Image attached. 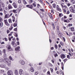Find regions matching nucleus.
<instances>
[{
  "mask_svg": "<svg viewBox=\"0 0 75 75\" xmlns=\"http://www.w3.org/2000/svg\"><path fill=\"white\" fill-rule=\"evenodd\" d=\"M4 62L5 64H7L8 66H10L11 62V61L10 59L8 58H5L4 59Z\"/></svg>",
  "mask_w": 75,
  "mask_h": 75,
  "instance_id": "1",
  "label": "nucleus"
},
{
  "mask_svg": "<svg viewBox=\"0 0 75 75\" xmlns=\"http://www.w3.org/2000/svg\"><path fill=\"white\" fill-rule=\"evenodd\" d=\"M62 8H63V12L64 13H66V12H67V10H68V8L67 7V6L66 5H63L62 4H61Z\"/></svg>",
  "mask_w": 75,
  "mask_h": 75,
  "instance_id": "2",
  "label": "nucleus"
},
{
  "mask_svg": "<svg viewBox=\"0 0 75 75\" xmlns=\"http://www.w3.org/2000/svg\"><path fill=\"white\" fill-rule=\"evenodd\" d=\"M69 10L71 13H75V10L74 8L72 6H71L69 8Z\"/></svg>",
  "mask_w": 75,
  "mask_h": 75,
  "instance_id": "3",
  "label": "nucleus"
},
{
  "mask_svg": "<svg viewBox=\"0 0 75 75\" xmlns=\"http://www.w3.org/2000/svg\"><path fill=\"white\" fill-rule=\"evenodd\" d=\"M8 75H13V71L11 70H9L7 72Z\"/></svg>",
  "mask_w": 75,
  "mask_h": 75,
  "instance_id": "4",
  "label": "nucleus"
},
{
  "mask_svg": "<svg viewBox=\"0 0 75 75\" xmlns=\"http://www.w3.org/2000/svg\"><path fill=\"white\" fill-rule=\"evenodd\" d=\"M19 63L23 65H24L25 64V62L23 60H20L19 61Z\"/></svg>",
  "mask_w": 75,
  "mask_h": 75,
  "instance_id": "5",
  "label": "nucleus"
},
{
  "mask_svg": "<svg viewBox=\"0 0 75 75\" xmlns=\"http://www.w3.org/2000/svg\"><path fill=\"white\" fill-rule=\"evenodd\" d=\"M0 67L1 68H6V65L5 64H0Z\"/></svg>",
  "mask_w": 75,
  "mask_h": 75,
  "instance_id": "6",
  "label": "nucleus"
},
{
  "mask_svg": "<svg viewBox=\"0 0 75 75\" xmlns=\"http://www.w3.org/2000/svg\"><path fill=\"white\" fill-rule=\"evenodd\" d=\"M12 5L14 8H17V5L15 2H13L12 4Z\"/></svg>",
  "mask_w": 75,
  "mask_h": 75,
  "instance_id": "7",
  "label": "nucleus"
},
{
  "mask_svg": "<svg viewBox=\"0 0 75 75\" xmlns=\"http://www.w3.org/2000/svg\"><path fill=\"white\" fill-rule=\"evenodd\" d=\"M60 57L62 59H64V58H65V57H66L65 56V54H61Z\"/></svg>",
  "mask_w": 75,
  "mask_h": 75,
  "instance_id": "8",
  "label": "nucleus"
},
{
  "mask_svg": "<svg viewBox=\"0 0 75 75\" xmlns=\"http://www.w3.org/2000/svg\"><path fill=\"white\" fill-rule=\"evenodd\" d=\"M57 10H58L60 12H61V11H62L61 9V8H59V7L58 5H57Z\"/></svg>",
  "mask_w": 75,
  "mask_h": 75,
  "instance_id": "9",
  "label": "nucleus"
},
{
  "mask_svg": "<svg viewBox=\"0 0 75 75\" xmlns=\"http://www.w3.org/2000/svg\"><path fill=\"white\" fill-rule=\"evenodd\" d=\"M8 9L9 10H11V9H13V6H11V5L9 4L8 6Z\"/></svg>",
  "mask_w": 75,
  "mask_h": 75,
  "instance_id": "10",
  "label": "nucleus"
},
{
  "mask_svg": "<svg viewBox=\"0 0 75 75\" xmlns=\"http://www.w3.org/2000/svg\"><path fill=\"white\" fill-rule=\"evenodd\" d=\"M23 69H20L19 70V74L20 75H22V74H23Z\"/></svg>",
  "mask_w": 75,
  "mask_h": 75,
  "instance_id": "11",
  "label": "nucleus"
},
{
  "mask_svg": "<svg viewBox=\"0 0 75 75\" xmlns=\"http://www.w3.org/2000/svg\"><path fill=\"white\" fill-rule=\"evenodd\" d=\"M14 73L16 75H18V71L16 69L15 70Z\"/></svg>",
  "mask_w": 75,
  "mask_h": 75,
  "instance_id": "12",
  "label": "nucleus"
},
{
  "mask_svg": "<svg viewBox=\"0 0 75 75\" xmlns=\"http://www.w3.org/2000/svg\"><path fill=\"white\" fill-rule=\"evenodd\" d=\"M48 15L50 17V18H51V19H53V16H52V14H51V13L48 14Z\"/></svg>",
  "mask_w": 75,
  "mask_h": 75,
  "instance_id": "13",
  "label": "nucleus"
},
{
  "mask_svg": "<svg viewBox=\"0 0 75 75\" xmlns=\"http://www.w3.org/2000/svg\"><path fill=\"white\" fill-rule=\"evenodd\" d=\"M17 25V20H16V21H15V23L13 24V26L14 27H16Z\"/></svg>",
  "mask_w": 75,
  "mask_h": 75,
  "instance_id": "14",
  "label": "nucleus"
},
{
  "mask_svg": "<svg viewBox=\"0 0 75 75\" xmlns=\"http://www.w3.org/2000/svg\"><path fill=\"white\" fill-rule=\"evenodd\" d=\"M9 17H10V16H9L8 14H6L4 16L5 18H9Z\"/></svg>",
  "mask_w": 75,
  "mask_h": 75,
  "instance_id": "15",
  "label": "nucleus"
},
{
  "mask_svg": "<svg viewBox=\"0 0 75 75\" xmlns=\"http://www.w3.org/2000/svg\"><path fill=\"white\" fill-rule=\"evenodd\" d=\"M1 7H2L3 8H4L5 7V5L4 4L2 3L1 5Z\"/></svg>",
  "mask_w": 75,
  "mask_h": 75,
  "instance_id": "16",
  "label": "nucleus"
},
{
  "mask_svg": "<svg viewBox=\"0 0 75 75\" xmlns=\"http://www.w3.org/2000/svg\"><path fill=\"white\" fill-rule=\"evenodd\" d=\"M12 18L13 19L12 21L13 22H14V21H15V20L16 19V18H15V17L14 16H12Z\"/></svg>",
  "mask_w": 75,
  "mask_h": 75,
  "instance_id": "17",
  "label": "nucleus"
},
{
  "mask_svg": "<svg viewBox=\"0 0 75 75\" xmlns=\"http://www.w3.org/2000/svg\"><path fill=\"white\" fill-rule=\"evenodd\" d=\"M30 71L32 72H33L34 71V68L33 67H31L30 69Z\"/></svg>",
  "mask_w": 75,
  "mask_h": 75,
  "instance_id": "18",
  "label": "nucleus"
},
{
  "mask_svg": "<svg viewBox=\"0 0 75 75\" xmlns=\"http://www.w3.org/2000/svg\"><path fill=\"white\" fill-rule=\"evenodd\" d=\"M20 47L18 46L17 47L15 48V50L16 51H18V50H19V49H20Z\"/></svg>",
  "mask_w": 75,
  "mask_h": 75,
  "instance_id": "19",
  "label": "nucleus"
},
{
  "mask_svg": "<svg viewBox=\"0 0 75 75\" xmlns=\"http://www.w3.org/2000/svg\"><path fill=\"white\" fill-rule=\"evenodd\" d=\"M3 23L2 22H0V28L3 27Z\"/></svg>",
  "mask_w": 75,
  "mask_h": 75,
  "instance_id": "20",
  "label": "nucleus"
},
{
  "mask_svg": "<svg viewBox=\"0 0 75 75\" xmlns=\"http://www.w3.org/2000/svg\"><path fill=\"white\" fill-rule=\"evenodd\" d=\"M16 10H17L14 9L12 10V12L14 13H15V14H16V13H17V12L16 11Z\"/></svg>",
  "mask_w": 75,
  "mask_h": 75,
  "instance_id": "21",
  "label": "nucleus"
},
{
  "mask_svg": "<svg viewBox=\"0 0 75 75\" xmlns=\"http://www.w3.org/2000/svg\"><path fill=\"white\" fill-rule=\"evenodd\" d=\"M2 40H5V41H8V40H7V39L6 38H3Z\"/></svg>",
  "mask_w": 75,
  "mask_h": 75,
  "instance_id": "22",
  "label": "nucleus"
},
{
  "mask_svg": "<svg viewBox=\"0 0 75 75\" xmlns=\"http://www.w3.org/2000/svg\"><path fill=\"white\" fill-rule=\"evenodd\" d=\"M23 2L24 4H27V2H26L25 0H23Z\"/></svg>",
  "mask_w": 75,
  "mask_h": 75,
  "instance_id": "23",
  "label": "nucleus"
},
{
  "mask_svg": "<svg viewBox=\"0 0 75 75\" xmlns=\"http://www.w3.org/2000/svg\"><path fill=\"white\" fill-rule=\"evenodd\" d=\"M13 27L12 26H11L9 28V30L10 31H11V30H13Z\"/></svg>",
  "mask_w": 75,
  "mask_h": 75,
  "instance_id": "24",
  "label": "nucleus"
},
{
  "mask_svg": "<svg viewBox=\"0 0 75 75\" xmlns=\"http://www.w3.org/2000/svg\"><path fill=\"white\" fill-rule=\"evenodd\" d=\"M0 62H4V59H3V58H0Z\"/></svg>",
  "mask_w": 75,
  "mask_h": 75,
  "instance_id": "25",
  "label": "nucleus"
},
{
  "mask_svg": "<svg viewBox=\"0 0 75 75\" xmlns=\"http://www.w3.org/2000/svg\"><path fill=\"white\" fill-rule=\"evenodd\" d=\"M11 46H8V51H11Z\"/></svg>",
  "mask_w": 75,
  "mask_h": 75,
  "instance_id": "26",
  "label": "nucleus"
},
{
  "mask_svg": "<svg viewBox=\"0 0 75 75\" xmlns=\"http://www.w3.org/2000/svg\"><path fill=\"white\" fill-rule=\"evenodd\" d=\"M31 8V9H33V6L32 5H30V6H29V8Z\"/></svg>",
  "mask_w": 75,
  "mask_h": 75,
  "instance_id": "27",
  "label": "nucleus"
},
{
  "mask_svg": "<svg viewBox=\"0 0 75 75\" xmlns=\"http://www.w3.org/2000/svg\"><path fill=\"white\" fill-rule=\"evenodd\" d=\"M0 72L1 74H3L4 72V70H1L0 71Z\"/></svg>",
  "mask_w": 75,
  "mask_h": 75,
  "instance_id": "28",
  "label": "nucleus"
},
{
  "mask_svg": "<svg viewBox=\"0 0 75 75\" xmlns=\"http://www.w3.org/2000/svg\"><path fill=\"white\" fill-rule=\"evenodd\" d=\"M2 52L4 53V54H6V50H3L2 51Z\"/></svg>",
  "mask_w": 75,
  "mask_h": 75,
  "instance_id": "29",
  "label": "nucleus"
},
{
  "mask_svg": "<svg viewBox=\"0 0 75 75\" xmlns=\"http://www.w3.org/2000/svg\"><path fill=\"white\" fill-rule=\"evenodd\" d=\"M69 13H70V12H69V10H68L67 11V12L66 13H65V14H69Z\"/></svg>",
  "mask_w": 75,
  "mask_h": 75,
  "instance_id": "30",
  "label": "nucleus"
},
{
  "mask_svg": "<svg viewBox=\"0 0 75 75\" xmlns=\"http://www.w3.org/2000/svg\"><path fill=\"white\" fill-rule=\"evenodd\" d=\"M48 64L49 65L50 67H52L53 66L52 64H51L50 63H48Z\"/></svg>",
  "mask_w": 75,
  "mask_h": 75,
  "instance_id": "31",
  "label": "nucleus"
},
{
  "mask_svg": "<svg viewBox=\"0 0 75 75\" xmlns=\"http://www.w3.org/2000/svg\"><path fill=\"white\" fill-rule=\"evenodd\" d=\"M68 60V59H67L66 58L65 59H64V60H63V61L64 62V63H65V62H66Z\"/></svg>",
  "mask_w": 75,
  "mask_h": 75,
  "instance_id": "32",
  "label": "nucleus"
},
{
  "mask_svg": "<svg viewBox=\"0 0 75 75\" xmlns=\"http://www.w3.org/2000/svg\"><path fill=\"white\" fill-rule=\"evenodd\" d=\"M60 43L61 45H62V46H64V43H63L62 42H60Z\"/></svg>",
  "mask_w": 75,
  "mask_h": 75,
  "instance_id": "33",
  "label": "nucleus"
},
{
  "mask_svg": "<svg viewBox=\"0 0 75 75\" xmlns=\"http://www.w3.org/2000/svg\"><path fill=\"white\" fill-rule=\"evenodd\" d=\"M59 17H62V16H63V15H62V13H60L59 14Z\"/></svg>",
  "mask_w": 75,
  "mask_h": 75,
  "instance_id": "34",
  "label": "nucleus"
},
{
  "mask_svg": "<svg viewBox=\"0 0 75 75\" xmlns=\"http://www.w3.org/2000/svg\"><path fill=\"white\" fill-rule=\"evenodd\" d=\"M52 6L53 8H55V6H56V4H53Z\"/></svg>",
  "mask_w": 75,
  "mask_h": 75,
  "instance_id": "35",
  "label": "nucleus"
},
{
  "mask_svg": "<svg viewBox=\"0 0 75 75\" xmlns=\"http://www.w3.org/2000/svg\"><path fill=\"white\" fill-rule=\"evenodd\" d=\"M4 23L5 24L8 23L7 22V20H4Z\"/></svg>",
  "mask_w": 75,
  "mask_h": 75,
  "instance_id": "36",
  "label": "nucleus"
},
{
  "mask_svg": "<svg viewBox=\"0 0 75 75\" xmlns=\"http://www.w3.org/2000/svg\"><path fill=\"white\" fill-rule=\"evenodd\" d=\"M38 1H39L40 3H41V4L42 3V0H38Z\"/></svg>",
  "mask_w": 75,
  "mask_h": 75,
  "instance_id": "37",
  "label": "nucleus"
},
{
  "mask_svg": "<svg viewBox=\"0 0 75 75\" xmlns=\"http://www.w3.org/2000/svg\"><path fill=\"white\" fill-rule=\"evenodd\" d=\"M8 21L10 23H11V22H12V21H11V19H9Z\"/></svg>",
  "mask_w": 75,
  "mask_h": 75,
  "instance_id": "38",
  "label": "nucleus"
},
{
  "mask_svg": "<svg viewBox=\"0 0 75 75\" xmlns=\"http://www.w3.org/2000/svg\"><path fill=\"white\" fill-rule=\"evenodd\" d=\"M0 11H3V9H2V8L0 6Z\"/></svg>",
  "mask_w": 75,
  "mask_h": 75,
  "instance_id": "39",
  "label": "nucleus"
},
{
  "mask_svg": "<svg viewBox=\"0 0 75 75\" xmlns=\"http://www.w3.org/2000/svg\"><path fill=\"white\" fill-rule=\"evenodd\" d=\"M5 24L7 26H10V24L8 23V22H7Z\"/></svg>",
  "mask_w": 75,
  "mask_h": 75,
  "instance_id": "40",
  "label": "nucleus"
},
{
  "mask_svg": "<svg viewBox=\"0 0 75 75\" xmlns=\"http://www.w3.org/2000/svg\"><path fill=\"white\" fill-rule=\"evenodd\" d=\"M52 52L54 54V55L56 54L57 53V52H56L55 51H53Z\"/></svg>",
  "mask_w": 75,
  "mask_h": 75,
  "instance_id": "41",
  "label": "nucleus"
},
{
  "mask_svg": "<svg viewBox=\"0 0 75 75\" xmlns=\"http://www.w3.org/2000/svg\"><path fill=\"white\" fill-rule=\"evenodd\" d=\"M59 72L60 74H62V70H60Z\"/></svg>",
  "mask_w": 75,
  "mask_h": 75,
  "instance_id": "42",
  "label": "nucleus"
},
{
  "mask_svg": "<svg viewBox=\"0 0 75 75\" xmlns=\"http://www.w3.org/2000/svg\"><path fill=\"white\" fill-rule=\"evenodd\" d=\"M32 4L34 7H35L36 6V4L34 3H33Z\"/></svg>",
  "mask_w": 75,
  "mask_h": 75,
  "instance_id": "43",
  "label": "nucleus"
},
{
  "mask_svg": "<svg viewBox=\"0 0 75 75\" xmlns=\"http://www.w3.org/2000/svg\"><path fill=\"white\" fill-rule=\"evenodd\" d=\"M18 2L19 4H21V0H18Z\"/></svg>",
  "mask_w": 75,
  "mask_h": 75,
  "instance_id": "44",
  "label": "nucleus"
},
{
  "mask_svg": "<svg viewBox=\"0 0 75 75\" xmlns=\"http://www.w3.org/2000/svg\"><path fill=\"white\" fill-rule=\"evenodd\" d=\"M37 7L38 8H39V7H40V5L39 4H38Z\"/></svg>",
  "mask_w": 75,
  "mask_h": 75,
  "instance_id": "45",
  "label": "nucleus"
},
{
  "mask_svg": "<svg viewBox=\"0 0 75 75\" xmlns=\"http://www.w3.org/2000/svg\"><path fill=\"white\" fill-rule=\"evenodd\" d=\"M50 70H51V72L52 73V72H53V69H52V68H50Z\"/></svg>",
  "mask_w": 75,
  "mask_h": 75,
  "instance_id": "46",
  "label": "nucleus"
},
{
  "mask_svg": "<svg viewBox=\"0 0 75 75\" xmlns=\"http://www.w3.org/2000/svg\"><path fill=\"white\" fill-rule=\"evenodd\" d=\"M54 56L56 58L57 57H58V54H57V53L55 55H54Z\"/></svg>",
  "mask_w": 75,
  "mask_h": 75,
  "instance_id": "47",
  "label": "nucleus"
},
{
  "mask_svg": "<svg viewBox=\"0 0 75 75\" xmlns=\"http://www.w3.org/2000/svg\"><path fill=\"white\" fill-rule=\"evenodd\" d=\"M72 24H69L68 26H69V27H71V26H72Z\"/></svg>",
  "mask_w": 75,
  "mask_h": 75,
  "instance_id": "48",
  "label": "nucleus"
},
{
  "mask_svg": "<svg viewBox=\"0 0 75 75\" xmlns=\"http://www.w3.org/2000/svg\"><path fill=\"white\" fill-rule=\"evenodd\" d=\"M51 12L52 13V14H54V10L53 9L51 10Z\"/></svg>",
  "mask_w": 75,
  "mask_h": 75,
  "instance_id": "49",
  "label": "nucleus"
},
{
  "mask_svg": "<svg viewBox=\"0 0 75 75\" xmlns=\"http://www.w3.org/2000/svg\"><path fill=\"white\" fill-rule=\"evenodd\" d=\"M14 30L15 31H17V28H16L14 29Z\"/></svg>",
  "mask_w": 75,
  "mask_h": 75,
  "instance_id": "50",
  "label": "nucleus"
},
{
  "mask_svg": "<svg viewBox=\"0 0 75 75\" xmlns=\"http://www.w3.org/2000/svg\"><path fill=\"white\" fill-rule=\"evenodd\" d=\"M47 75H51L50 74V71H48L47 72Z\"/></svg>",
  "mask_w": 75,
  "mask_h": 75,
  "instance_id": "51",
  "label": "nucleus"
},
{
  "mask_svg": "<svg viewBox=\"0 0 75 75\" xmlns=\"http://www.w3.org/2000/svg\"><path fill=\"white\" fill-rule=\"evenodd\" d=\"M63 39V40L64 42H65V37H63L62 38Z\"/></svg>",
  "mask_w": 75,
  "mask_h": 75,
  "instance_id": "52",
  "label": "nucleus"
},
{
  "mask_svg": "<svg viewBox=\"0 0 75 75\" xmlns=\"http://www.w3.org/2000/svg\"><path fill=\"white\" fill-rule=\"evenodd\" d=\"M30 6V5H26V6L27 7H28V8H29Z\"/></svg>",
  "mask_w": 75,
  "mask_h": 75,
  "instance_id": "53",
  "label": "nucleus"
},
{
  "mask_svg": "<svg viewBox=\"0 0 75 75\" xmlns=\"http://www.w3.org/2000/svg\"><path fill=\"white\" fill-rule=\"evenodd\" d=\"M67 58H68V59H70V58L69 57V55H67Z\"/></svg>",
  "mask_w": 75,
  "mask_h": 75,
  "instance_id": "54",
  "label": "nucleus"
},
{
  "mask_svg": "<svg viewBox=\"0 0 75 75\" xmlns=\"http://www.w3.org/2000/svg\"><path fill=\"white\" fill-rule=\"evenodd\" d=\"M71 31H74V28H71Z\"/></svg>",
  "mask_w": 75,
  "mask_h": 75,
  "instance_id": "55",
  "label": "nucleus"
},
{
  "mask_svg": "<svg viewBox=\"0 0 75 75\" xmlns=\"http://www.w3.org/2000/svg\"><path fill=\"white\" fill-rule=\"evenodd\" d=\"M55 48H56V49H58V48L57 47V45H55Z\"/></svg>",
  "mask_w": 75,
  "mask_h": 75,
  "instance_id": "56",
  "label": "nucleus"
},
{
  "mask_svg": "<svg viewBox=\"0 0 75 75\" xmlns=\"http://www.w3.org/2000/svg\"><path fill=\"white\" fill-rule=\"evenodd\" d=\"M11 35H12V33H11L8 35L9 37H10V36H11Z\"/></svg>",
  "mask_w": 75,
  "mask_h": 75,
  "instance_id": "57",
  "label": "nucleus"
},
{
  "mask_svg": "<svg viewBox=\"0 0 75 75\" xmlns=\"http://www.w3.org/2000/svg\"><path fill=\"white\" fill-rule=\"evenodd\" d=\"M38 72L37 71L35 72V75H38Z\"/></svg>",
  "mask_w": 75,
  "mask_h": 75,
  "instance_id": "58",
  "label": "nucleus"
},
{
  "mask_svg": "<svg viewBox=\"0 0 75 75\" xmlns=\"http://www.w3.org/2000/svg\"><path fill=\"white\" fill-rule=\"evenodd\" d=\"M12 45H14V41H12L11 43Z\"/></svg>",
  "mask_w": 75,
  "mask_h": 75,
  "instance_id": "59",
  "label": "nucleus"
},
{
  "mask_svg": "<svg viewBox=\"0 0 75 75\" xmlns=\"http://www.w3.org/2000/svg\"><path fill=\"white\" fill-rule=\"evenodd\" d=\"M40 11H42V12H44V9H40Z\"/></svg>",
  "mask_w": 75,
  "mask_h": 75,
  "instance_id": "60",
  "label": "nucleus"
},
{
  "mask_svg": "<svg viewBox=\"0 0 75 75\" xmlns=\"http://www.w3.org/2000/svg\"><path fill=\"white\" fill-rule=\"evenodd\" d=\"M61 64L62 65V66L63 67H64V63H63V62H62L61 63Z\"/></svg>",
  "mask_w": 75,
  "mask_h": 75,
  "instance_id": "61",
  "label": "nucleus"
},
{
  "mask_svg": "<svg viewBox=\"0 0 75 75\" xmlns=\"http://www.w3.org/2000/svg\"><path fill=\"white\" fill-rule=\"evenodd\" d=\"M9 59H11V60H12V59H13L12 58V57H11L10 56L9 57Z\"/></svg>",
  "mask_w": 75,
  "mask_h": 75,
  "instance_id": "62",
  "label": "nucleus"
},
{
  "mask_svg": "<svg viewBox=\"0 0 75 75\" xmlns=\"http://www.w3.org/2000/svg\"><path fill=\"white\" fill-rule=\"evenodd\" d=\"M17 45H19L20 44V43H19V41L17 42Z\"/></svg>",
  "mask_w": 75,
  "mask_h": 75,
  "instance_id": "63",
  "label": "nucleus"
},
{
  "mask_svg": "<svg viewBox=\"0 0 75 75\" xmlns=\"http://www.w3.org/2000/svg\"><path fill=\"white\" fill-rule=\"evenodd\" d=\"M1 44H4V42H1Z\"/></svg>",
  "mask_w": 75,
  "mask_h": 75,
  "instance_id": "64",
  "label": "nucleus"
}]
</instances>
